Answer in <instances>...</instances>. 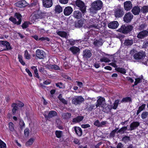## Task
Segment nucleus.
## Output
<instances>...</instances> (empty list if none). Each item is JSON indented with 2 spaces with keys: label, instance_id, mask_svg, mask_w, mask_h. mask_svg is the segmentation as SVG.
Here are the masks:
<instances>
[{
  "label": "nucleus",
  "instance_id": "nucleus-1",
  "mask_svg": "<svg viewBox=\"0 0 148 148\" xmlns=\"http://www.w3.org/2000/svg\"><path fill=\"white\" fill-rule=\"evenodd\" d=\"M102 4V2L100 0L93 2L92 4L91 7L90 8V13L93 14L96 13L97 11L101 8Z\"/></svg>",
  "mask_w": 148,
  "mask_h": 148
},
{
  "label": "nucleus",
  "instance_id": "nucleus-2",
  "mask_svg": "<svg viewBox=\"0 0 148 148\" xmlns=\"http://www.w3.org/2000/svg\"><path fill=\"white\" fill-rule=\"evenodd\" d=\"M133 28V27L132 25H123L118 30V31L124 34H127L132 31Z\"/></svg>",
  "mask_w": 148,
  "mask_h": 148
},
{
  "label": "nucleus",
  "instance_id": "nucleus-3",
  "mask_svg": "<svg viewBox=\"0 0 148 148\" xmlns=\"http://www.w3.org/2000/svg\"><path fill=\"white\" fill-rule=\"evenodd\" d=\"M14 16L18 20V21H17V19L16 18L12 16H11L9 18V20L12 21L14 24H16L17 25H20L21 24L22 21V15L19 13L16 12L14 14Z\"/></svg>",
  "mask_w": 148,
  "mask_h": 148
},
{
  "label": "nucleus",
  "instance_id": "nucleus-4",
  "mask_svg": "<svg viewBox=\"0 0 148 148\" xmlns=\"http://www.w3.org/2000/svg\"><path fill=\"white\" fill-rule=\"evenodd\" d=\"M43 114L46 120L49 121L51 118L57 116L58 114L56 111L51 110L49 113L48 112H45Z\"/></svg>",
  "mask_w": 148,
  "mask_h": 148
},
{
  "label": "nucleus",
  "instance_id": "nucleus-5",
  "mask_svg": "<svg viewBox=\"0 0 148 148\" xmlns=\"http://www.w3.org/2000/svg\"><path fill=\"white\" fill-rule=\"evenodd\" d=\"M76 5L79 8L82 13H84L86 11V6L84 2L80 0H76L75 1Z\"/></svg>",
  "mask_w": 148,
  "mask_h": 148
},
{
  "label": "nucleus",
  "instance_id": "nucleus-6",
  "mask_svg": "<svg viewBox=\"0 0 148 148\" xmlns=\"http://www.w3.org/2000/svg\"><path fill=\"white\" fill-rule=\"evenodd\" d=\"M84 101V99L81 96H76L72 100V103L75 105L80 104L81 103Z\"/></svg>",
  "mask_w": 148,
  "mask_h": 148
},
{
  "label": "nucleus",
  "instance_id": "nucleus-7",
  "mask_svg": "<svg viewBox=\"0 0 148 148\" xmlns=\"http://www.w3.org/2000/svg\"><path fill=\"white\" fill-rule=\"evenodd\" d=\"M145 52L143 51L140 52L135 53L133 55L134 58L136 60H143L145 57Z\"/></svg>",
  "mask_w": 148,
  "mask_h": 148
},
{
  "label": "nucleus",
  "instance_id": "nucleus-8",
  "mask_svg": "<svg viewBox=\"0 0 148 148\" xmlns=\"http://www.w3.org/2000/svg\"><path fill=\"white\" fill-rule=\"evenodd\" d=\"M0 46L2 47H5V48H4V51L11 50L12 49L10 43L7 41L0 40Z\"/></svg>",
  "mask_w": 148,
  "mask_h": 148
},
{
  "label": "nucleus",
  "instance_id": "nucleus-9",
  "mask_svg": "<svg viewBox=\"0 0 148 148\" xmlns=\"http://www.w3.org/2000/svg\"><path fill=\"white\" fill-rule=\"evenodd\" d=\"M148 36V29L141 31L137 34V37L139 39H144Z\"/></svg>",
  "mask_w": 148,
  "mask_h": 148
},
{
  "label": "nucleus",
  "instance_id": "nucleus-10",
  "mask_svg": "<svg viewBox=\"0 0 148 148\" xmlns=\"http://www.w3.org/2000/svg\"><path fill=\"white\" fill-rule=\"evenodd\" d=\"M92 55V53L89 50L86 49L83 51V58L84 60H88L90 58Z\"/></svg>",
  "mask_w": 148,
  "mask_h": 148
},
{
  "label": "nucleus",
  "instance_id": "nucleus-11",
  "mask_svg": "<svg viewBox=\"0 0 148 148\" xmlns=\"http://www.w3.org/2000/svg\"><path fill=\"white\" fill-rule=\"evenodd\" d=\"M107 106L105 103V99L103 97H100L97 100V104L96 105V108L98 106H101V107L103 106Z\"/></svg>",
  "mask_w": 148,
  "mask_h": 148
},
{
  "label": "nucleus",
  "instance_id": "nucleus-12",
  "mask_svg": "<svg viewBox=\"0 0 148 148\" xmlns=\"http://www.w3.org/2000/svg\"><path fill=\"white\" fill-rule=\"evenodd\" d=\"M133 15L130 12L126 13L124 15L123 19V21L126 23L130 22L133 18Z\"/></svg>",
  "mask_w": 148,
  "mask_h": 148
},
{
  "label": "nucleus",
  "instance_id": "nucleus-13",
  "mask_svg": "<svg viewBox=\"0 0 148 148\" xmlns=\"http://www.w3.org/2000/svg\"><path fill=\"white\" fill-rule=\"evenodd\" d=\"M124 14L123 9L122 8H117L114 12V15L116 18H120L122 17Z\"/></svg>",
  "mask_w": 148,
  "mask_h": 148
},
{
  "label": "nucleus",
  "instance_id": "nucleus-14",
  "mask_svg": "<svg viewBox=\"0 0 148 148\" xmlns=\"http://www.w3.org/2000/svg\"><path fill=\"white\" fill-rule=\"evenodd\" d=\"M35 53L36 56L40 59H43L45 57V53L42 50L38 49Z\"/></svg>",
  "mask_w": 148,
  "mask_h": 148
},
{
  "label": "nucleus",
  "instance_id": "nucleus-15",
  "mask_svg": "<svg viewBox=\"0 0 148 148\" xmlns=\"http://www.w3.org/2000/svg\"><path fill=\"white\" fill-rule=\"evenodd\" d=\"M124 7L126 11H129L132 8V4L130 1H127L124 3Z\"/></svg>",
  "mask_w": 148,
  "mask_h": 148
},
{
  "label": "nucleus",
  "instance_id": "nucleus-16",
  "mask_svg": "<svg viewBox=\"0 0 148 148\" xmlns=\"http://www.w3.org/2000/svg\"><path fill=\"white\" fill-rule=\"evenodd\" d=\"M44 13H42L39 11L36 12L35 14L33 16V18L34 20L37 19L42 18L44 17Z\"/></svg>",
  "mask_w": 148,
  "mask_h": 148
},
{
  "label": "nucleus",
  "instance_id": "nucleus-17",
  "mask_svg": "<svg viewBox=\"0 0 148 148\" xmlns=\"http://www.w3.org/2000/svg\"><path fill=\"white\" fill-rule=\"evenodd\" d=\"M104 42L102 38H99L95 40L93 42V44L95 46L99 47L102 45Z\"/></svg>",
  "mask_w": 148,
  "mask_h": 148
},
{
  "label": "nucleus",
  "instance_id": "nucleus-18",
  "mask_svg": "<svg viewBox=\"0 0 148 148\" xmlns=\"http://www.w3.org/2000/svg\"><path fill=\"white\" fill-rule=\"evenodd\" d=\"M140 125L139 122L134 121L130 125V128L128 130L129 131H132L135 130Z\"/></svg>",
  "mask_w": 148,
  "mask_h": 148
},
{
  "label": "nucleus",
  "instance_id": "nucleus-19",
  "mask_svg": "<svg viewBox=\"0 0 148 148\" xmlns=\"http://www.w3.org/2000/svg\"><path fill=\"white\" fill-rule=\"evenodd\" d=\"M43 5L46 8L51 7L53 5L52 0H42Z\"/></svg>",
  "mask_w": 148,
  "mask_h": 148
},
{
  "label": "nucleus",
  "instance_id": "nucleus-20",
  "mask_svg": "<svg viewBox=\"0 0 148 148\" xmlns=\"http://www.w3.org/2000/svg\"><path fill=\"white\" fill-rule=\"evenodd\" d=\"M73 11V9L70 6L65 7L64 10V14L65 16H69L70 15Z\"/></svg>",
  "mask_w": 148,
  "mask_h": 148
},
{
  "label": "nucleus",
  "instance_id": "nucleus-21",
  "mask_svg": "<svg viewBox=\"0 0 148 148\" xmlns=\"http://www.w3.org/2000/svg\"><path fill=\"white\" fill-rule=\"evenodd\" d=\"M118 22L116 21H112L109 23L108 24V27L110 28L115 29L119 26Z\"/></svg>",
  "mask_w": 148,
  "mask_h": 148
},
{
  "label": "nucleus",
  "instance_id": "nucleus-22",
  "mask_svg": "<svg viewBox=\"0 0 148 148\" xmlns=\"http://www.w3.org/2000/svg\"><path fill=\"white\" fill-rule=\"evenodd\" d=\"M15 5L18 7L22 8L27 5L28 3L24 0L19 1L15 3Z\"/></svg>",
  "mask_w": 148,
  "mask_h": 148
},
{
  "label": "nucleus",
  "instance_id": "nucleus-23",
  "mask_svg": "<svg viewBox=\"0 0 148 148\" xmlns=\"http://www.w3.org/2000/svg\"><path fill=\"white\" fill-rule=\"evenodd\" d=\"M131 11L134 15H138L139 14L141 9L139 6H135L132 8Z\"/></svg>",
  "mask_w": 148,
  "mask_h": 148
},
{
  "label": "nucleus",
  "instance_id": "nucleus-24",
  "mask_svg": "<svg viewBox=\"0 0 148 148\" xmlns=\"http://www.w3.org/2000/svg\"><path fill=\"white\" fill-rule=\"evenodd\" d=\"M32 37L34 38L36 40H40L42 41L46 40L47 41H50L49 38L48 37H42L39 38L38 36L36 35L32 36Z\"/></svg>",
  "mask_w": 148,
  "mask_h": 148
},
{
  "label": "nucleus",
  "instance_id": "nucleus-25",
  "mask_svg": "<svg viewBox=\"0 0 148 148\" xmlns=\"http://www.w3.org/2000/svg\"><path fill=\"white\" fill-rule=\"evenodd\" d=\"M95 20L93 19H91L90 20H88L86 22V25L85 27L88 28H92V26L93 24V23H94Z\"/></svg>",
  "mask_w": 148,
  "mask_h": 148
},
{
  "label": "nucleus",
  "instance_id": "nucleus-26",
  "mask_svg": "<svg viewBox=\"0 0 148 148\" xmlns=\"http://www.w3.org/2000/svg\"><path fill=\"white\" fill-rule=\"evenodd\" d=\"M134 40L133 39H125L124 40L123 43L124 46L127 47H130L134 43Z\"/></svg>",
  "mask_w": 148,
  "mask_h": 148
},
{
  "label": "nucleus",
  "instance_id": "nucleus-27",
  "mask_svg": "<svg viewBox=\"0 0 148 148\" xmlns=\"http://www.w3.org/2000/svg\"><path fill=\"white\" fill-rule=\"evenodd\" d=\"M69 50L71 51L73 54H76L77 53H79L80 51V49L79 48L75 46H73L71 47L69 49Z\"/></svg>",
  "mask_w": 148,
  "mask_h": 148
},
{
  "label": "nucleus",
  "instance_id": "nucleus-28",
  "mask_svg": "<svg viewBox=\"0 0 148 148\" xmlns=\"http://www.w3.org/2000/svg\"><path fill=\"white\" fill-rule=\"evenodd\" d=\"M73 16L77 19H79L82 17V14L81 12L79 11H75L74 12Z\"/></svg>",
  "mask_w": 148,
  "mask_h": 148
},
{
  "label": "nucleus",
  "instance_id": "nucleus-29",
  "mask_svg": "<svg viewBox=\"0 0 148 148\" xmlns=\"http://www.w3.org/2000/svg\"><path fill=\"white\" fill-rule=\"evenodd\" d=\"M74 130L75 133L78 136H80L82 134V130L81 128L76 126L74 127Z\"/></svg>",
  "mask_w": 148,
  "mask_h": 148
},
{
  "label": "nucleus",
  "instance_id": "nucleus-30",
  "mask_svg": "<svg viewBox=\"0 0 148 148\" xmlns=\"http://www.w3.org/2000/svg\"><path fill=\"white\" fill-rule=\"evenodd\" d=\"M84 118V117L83 116H78L73 119L72 122L75 123L79 122L83 120Z\"/></svg>",
  "mask_w": 148,
  "mask_h": 148
},
{
  "label": "nucleus",
  "instance_id": "nucleus-31",
  "mask_svg": "<svg viewBox=\"0 0 148 148\" xmlns=\"http://www.w3.org/2000/svg\"><path fill=\"white\" fill-rule=\"evenodd\" d=\"M56 32L57 34L60 36L66 38L67 34L66 32L64 31H61L57 30Z\"/></svg>",
  "mask_w": 148,
  "mask_h": 148
},
{
  "label": "nucleus",
  "instance_id": "nucleus-32",
  "mask_svg": "<svg viewBox=\"0 0 148 148\" xmlns=\"http://www.w3.org/2000/svg\"><path fill=\"white\" fill-rule=\"evenodd\" d=\"M86 108L85 110H86L88 112L92 111L94 108L95 107V105L93 104H90L88 105V104L86 105Z\"/></svg>",
  "mask_w": 148,
  "mask_h": 148
},
{
  "label": "nucleus",
  "instance_id": "nucleus-33",
  "mask_svg": "<svg viewBox=\"0 0 148 148\" xmlns=\"http://www.w3.org/2000/svg\"><path fill=\"white\" fill-rule=\"evenodd\" d=\"M12 106L13 108L12 109V112L13 115H14L16 113V110L18 109V107L17 106L16 103H13L12 104Z\"/></svg>",
  "mask_w": 148,
  "mask_h": 148
},
{
  "label": "nucleus",
  "instance_id": "nucleus-34",
  "mask_svg": "<svg viewBox=\"0 0 148 148\" xmlns=\"http://www.w3.org/2000/svg\"><path fill=\"white\" fill-rule=\"evenodd\" d=\"M121 141L125 144H126L129 141H131L130 137L128 136H125L122 137Z\"/></svg>",
  "mask_w": 148,
  "mask_h": 148
},
{
  "label": "nucleus",
  "instance_id": "nucleus-35",
  "mask_svg": "<svg viewBox=\"0 0 148 148\" xmlns=\"http://www.w3.org/2000/svg\"><path fill=\"white\" fill-rule=\"evenodd\" d=\"M84 21L79 20L75 24V26L76 27L80 28L82 27L84 24Z\"/></svg>",
  "mask_w": 148,
  "mask_h": 148
},
{
  "label": "nucleus",
  "instance_id": "nucleus-36",
  "mask_svg": "<svg viewBox=\"0 0 148 148\" xmlns=\"http://www.w3.org/2000/svg\"><path fill=\"white\" fill-rule=\"evenodd\" d=\"M103 109V112L108 113L110 112L112 108L108 106H103L102 107Z\"/></svg>",
  "mask_w": 148,
  "mask_h": 148
},
{
  "label": "nucleus",
  "instance_id": "nucleus-37",
  "mask_svg": "<svg viewBox=\"0 0 148 148\" xmlns=\"http://www.w3.org/2000/svg\"><path fill=\"white\" fill-rule=\"evenodd\" d=\"M132 102V99L130 97H126L122 99V100L121 101V103H126L128 102Z\"/></svg>",
  "mask_w": 148,
  "mask_h": 148
},
{
  "label": "nucleus",
  "instance_id": "nucleus-38",
  "mask_svg": "<svg viewBox=\"0 0 148 148\" xmlns=\"http://www.w3.org/2000/svg\"><path fill=\"white\" fill-rule=\"evenodd\" d=\"M127 130H128L127 126L123 127L118 130H117V133H119L121 134H123Z\"/></svg>",
  "mask_w": 148,
  "mask_h": 148
},
{
  "label": "nucleus",
  "instance_id": "nucleus-39",
  "mask_svg": "<svg viewBox=\"0 0 148 148\" xmlns=\"http://www.w3.org/2000/svg\"><path fill=\"white\" fill-rule=\"evenodd\" d=\"M55 10L56 12L58 14L60 13L62 11V7L59 5H57L55 6Z\"/></svg>",
  "mask_w": 148,
  "mask_h": 148
},
{
  "label": "nucleus",
  "instance_id": "nucleus-40",
  "mask_svg": "<svg viewBox=\"0 0 148 148\" xmlns=\"http://www.w3.org/2000/svg\"><path fill=\"white\" fill-rule=\"evenodd\" d=\"M58 98L59 100L64 104H67V101L62 97V95L61 94H60L59 95L58 97Z\"/></svg>",
  "mask_w": 148,
  "mask_h": 148
},
{
  "label": "nucleus",
  "instance_id": "nucleus-41",
  "mask_svg": "<svg viewBox=\"0 0 148 148\" xmlns=\"http://www.w3.org/2000/svg\"><path fill=\"white\" fill-rule=\"evenodd\" d=\"M115 70L123 74H125L126 73L125 69L123 68L118 67L116 68H115Z\"/></svg>",
  "mask_w": 148,
  "mask_h": 148
},
{
  "label": "nucleus",
  "instance_id": "nucleus-42",
  "mask_svg": "<svg viewBox=\"0 0 148 148\" xmlns=\"http://www.w3.org/2000/svg\"><path fill=\"white\" fill-rule=\"evenodd\" d=\"M119 129L118 128H116L114 130H113L110 133L109 137L110 138H114L115 136L116 133L117 132V131Z\"/></svg>",
  "mask_w": 148,
  "mask_h": 148
},
{
  "label": "nucleus",
  "instance_id": "nucleus-43",
  "mask_svg": "<svg viewBox=\"0 0 148 148\" xmlns=\"http://www.w3.org/2000/svg\"><path fill=\"white\" fill-rule=\"evenodd\" d=\"M146 105L145 104H143L141 106H140L138 110L136 112V115H137L139 114L142 110H143L145 108Z\"/></svg>",
  "mask_w": 148,
  "mask_h": 148
},
{
  "label": "nucleus",
  "instance_id": "nucleus-44",
  "mask_svg": "<svg viewBox=\"0 0 148 148\" xmlns=\"http://www.w3.org/2000/svg\"><path fill=\"white\" fill-rule=\"evenodd\" d=\"M119 104H120V103H119V99L116 100L113 103L114 105L112 107V108L116 110Z\"/></svg>",
  "mask_w": 148,
  "mask_h": 148
},
{
  "label": "nucleus",
  "instance_id": "nucleus-45",
  "mask_svg": "<svg viewBox=\"0 0 148 148\" xmlns=\"http://www.w3.org/2000/svg\"><path fill=\"white\" fill-rule=\"evenodd\" d=\"M141 12L143 13L148 12V6H144L141 9Z\"/></svg>",
  "mask_w": 148,
  "mask_h": 148
},
{
  "label": "nucleus",
  "instance_id": "nucleus-46",
  "mask_svg": "<svg viewBox=\"0 0 148 148\" xmlns=\"http://www.w3.org/2000/svg\"><path fill=\"white\" fill-rule=\"evenodd\" d=\"M147 27V25L145 23H142L140 25L138 29L140 31L144 30L145 28Z\"/></svg>",
  "mask_w": 148,
  "mask_h": 148
},
{
  "label": "nucleus",
  "instance_id": "nucleus-47",
  "mask_svg": "<svg viewBox=\"0 0 148 148\" xmlns=\"http://www.w3.org/2000/svg\"><path fill=\"white\" fill-rule=\"evenodd\" d=\"M56 86L60 88L64 89L65 88L64 85L62 82H58L56 84Z\"/></svg>",
  "mask_w": 148,
  "mask_h": 148
},
{
  "label": "nucleus",
  "instance_id": "nucleus-48",
  "mask_svg": "<svg viewBox=\"0 0 148 148\" xmlns=\"http://www.w3.org/2000/svg\"><path fill=\"white\" fill-rule=\"evenodd\" d=\"M55 134L57 138H60L62 136V132L61 131L57 130L55 132Z\"/></svg>",
  "mask_w": 148,
  "mask_h": 148
},
{
  "label": "nucleus",
  "instance_id": "nucleus-49",
  "mask_svg": "<svg viewBox=\"0 0 148 148\" xmlns=\"http://www.w3.org/2000/svg\"><path fill=\"white\" fill-rule=\"evenodd\" d=\"M71 114L70 113H65L63 114L64 118L65 119H68L71 118Z\"/></svg>",
  "mask_w": 148,
  "mask_h": 148
},
{
  "label": "nucleus",
  "instance_id": "nucleus-50",
  "mask_svg": "<svg viewBox=\"0 0 148 148\" xmlns=\"http://www.w3.org/2000/svg\"><path fill=\"white\" fill-rule=\"evenodd\" d=\"M141 118L143 119H146L148 116V112H143L141 115Z\"/></svg>",
  "mask_w": 148,
  "mask_h": 148
},
{
  "label": "nucleus",
  "instance_id": "nucleus-51",
  "mask_svg": "<svg viewBox=\"0 0 148 148\" xmlns=\"http://www.w3.org/2000/svg\"><path fill=\"white\" fill-rule=\"evenodd\" d=\"M34 142V139L32 138H30L26 143V145L29 146L32 145Z\"/></svg>",
  "mask_w": 148,
  "mask_h": 148
},
{
  "label": "nucleus",
  "instance_id": "nucleus-52",
  "mask_svg": "<svg viewBox=\"0 0 148 148\" xmlns=\"http://www.w3.org/2000/svg\"><path fill=\"white\" fill-rule=\"evenodd\" d=\"M14 125L12 122H10L9 123V127L10 131L11 132H13L14 130Z\"/></svg>",
  "mask_w": 148,
  "mask_h": 148
},
{
  "label": "nucleus",
  "instance_id": "nucleus-53",
  "mask_svg": "<svg viewBox=\"0 0 148 148\" xmlns=\"http://www.w3.org/2000/svg\"><path fill=\"white\" fill-rule=\"evenodd\" d=\"M18 58L19 59V61L23 65L25 64V63L23 61V60L22 56L21 55H18Z\"/></svg>",
  "mask_w": 148,
  "mask_h": 148
},
{
  "label": "nucleus",
  "instance_id": "nucleus-54",
  "mask_svg": "<svg viewBox=\"0 0 148 148\" xmlns=\"http://www.w3.org/2000/svg\"><path fill=\"white\" fill-rule=\"evenodd\" d=\"M100 61L101 62H108L110 61L108 58L103 57L102 58H101L100 60Z\"/></svg>",
  "mask_w": 148,
  "mask_h": 148
},
{
  "label": "nucleus",
  "instance_id": "nucleus-55",
  "mask_svg": "<svg viewBox=\"0 0 148 148\" xmlns=\"http://www.w3.org/2000/svg\"><path fill=\"white\" fill-rule=\"evenodd\" d=\"M95 23H93V24L92 26V28H93L95 29H97V31H98L99 30V28L100 27L97 24H94Z\"/></svg>",
  "mask_w": 148,
  "mask_h": 148
},
{
  "label": "nucleus",
  "instance_id": "nucleus-56",
  "mask_svg": "<svg viewBox=\"0 0 148 148\" xmlns=\"http://www.w3.org/2000/svg\"><path fill=\"white\" fill-rule=\"evenodd\" d=\"M29 23L28 22L25 21L22 25L21 27L23 29L26 28L28 27Z\"/></svg>",
  "mask_w": 148,
  "mask_h": 148
},
{
  "label": "nucleus",
  "instance_id": "nucleus-57",
  "mask_svg": "<svg viewBox=\"0 0 148 148\" xmlns=\"http://www.w3.org/2000/svg\"><path fill=\"white\" fill-rule=\"evenodd\" d=\"M25 57L26 59H29L30 58V55L28 53L27 50L25 51Z\"/></svg>",
  "mask_w": 148,
  "mask_h": 148
},
{
  "label": "nucleus",
  "instance_id": "nucleus-58",
  "mask_svg": "<svg viewBox=\"0 0 148 148\" xmlns=\"http://www.w3.org/2000/svg\"><path fill=\"white\" fill-rule=\"evenodd\" d=\"M0 148H6V144L0 139Z\"/></svg>",
  "mask_w": 148,
  "mask_h": 148
},
{
  "label": "nucleus",
  "instance_id": "nucleus-59",
  "mask_svg": "<svg viewBox=\"0 0 148 148\" xmlns=\"http://www.w3.org/2000/svg\"><path fill=\"white\" fill-rule=\"evenodd\" d=\"M20 125V128L21 130H22L23 128L25 126V123L23 120H20L19 123Z\"/></svg>",
  "mask_w": 148,
  "mask_h": 148
},
{
  "label": "nucleus",
  "instance_id": "nucleus-60",
  "mask_svg": "<svg viewBox=\"0 0 148 148\" xmlns=\"http://www.w3.org/2000/svg\"><path fill=\"white\" fill-rule=\"evenodd\" d=\"M67 41H68V42L71 45H74L75 43V40L72 39L68 40Z\"/></svg>",
  "mask_w": 148,
  "mask_h": 148
},
{
  "label": "nucleus",
  "instance_id": "nucleus-61",
  "mask_svg": "<svg viewBox=\"0 0 148 148\" xmlns=\"http://www.w3.org/2000/svg\"><path fill=\"white\" fill-rule=\"evenodd\" d=\"M24 134L25 136H28L29 134V129L28 128H26L25 129L24 131Z\"/></svg>",
  "mask_w": 148,
  "mask_h": 148
},
{
  "label": "nucleus",
  "instance_id": "nucleus-62",
  "mask_svg": "<svg viewBox=\"0 0 148 148\" xmlns=\"http://www.w3.org/2000/svg\"><path fill=\"white\" fill-rule=\"evenodd\" d=\"M94 124L98 127H101V125L100 124V123H99V120H97L96 121L94 122Z\"/></svg>",
  "mask_w": 148,
  "mask_h": 148
},
{
  "label": "nucleus",
  "instance_id": "nucleus-63",
  "mask_svg": "<svg viewBox=\"0 0 148 148\" xmlns=\"http://www.w3.org/2000/svg\"><path fill=\"white\" fill-rule=\"evenodd\" d=\"M124 145L121 143H119L117 146L116 148H124Z\"/></svg>",
  "mask_w": 148,
  "mask_h": 148
},
{
  "label": "nucleus",
  "instance_id": "nucleus-64",
  "mask_svg": "<svg viewBox=\"0 0 148 148\" xmlns=\"http://www.w3.org/2000/svg\"><path fill=\"white\" fill-rule=\"evenodd\" d=\"M17 107L18 106L20 107H22L24 106V104L21 101H18V103H17Z\"/></svg>",
  "mask_w": 148,
  "mask_h": 148
}]
</instances>
